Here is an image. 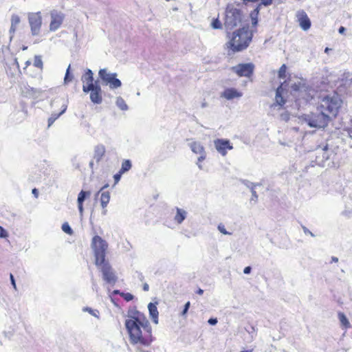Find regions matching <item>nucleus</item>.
<instances>
[{
	"label": "nucleus",
	"instance_id": "nucleus-35",
	"mask_svg": "<svg viewBox=\"0 0 352 352\" xmlns=\"http://www.w3.org/2000/svg\"><path fill=\"white\" fill-rule=\"evenodd\" d=\"M286 69L287 67L285 64L279 68L278 71V76L280 79H285L286 78Z\"/></svg>",
	"mask_w": 352,
	"mask_h": 352
},
{
	"label": "nucleus",
	"instance_id": "nucleus-43",
	"mask_svg": "<svg viewBox=\"0 0 352 352\" xmlns=\"http://www.w3.org/2000/svg\"><path fill=\"white\" fill-rule=\"evenodd\" d=\"M218 230L219 231L222 233L223 234L227 235V234H231L230 232H227L224 226L222 224H219L218 226Z\"/></svg>",
	"mask_w": 352,
	"mask_h": 352
},
{
	"label": "nucleus",
	"instance_id": "nucleus-27",
	"mask_svg": "<svg viewBox=\"0 0 352 352\" xmlns=\"http://www.w3.org/2000/svg\"><path fill=\"white\" fill-rule=\"evenodd\" d=\"M105 148L102 145H98L95 147L94 157L97 162L100 161L103 155L104 154Z\"/></svg>",
	"mask_w": 352,
	"mask_h": 352
},
{
	"label": "nucleus",
	"instance_id": "nucleus-25",
	"mask_svg": "<svg viewBox=\"0 0 352 352\" xmlns=\"http://www.w3.org/2000/svg\"><path fill=\"white\" fill-rule=\"evenodd\" d=\"M21 19L17 14H12L11 17V26L10 29V34H14L16 30L17 25L20 23Z\"/></svg>",
	"mask_w": 352,
	"mask_h": 352
},
{
	"label": "nucleus",
	"instance_id": "nucleus-48",
	"mask_svg": "<svg viewBox=\"0 0 352 352\" xmlns=\"http://www.w3.org/2000/svg\"><path fill=\"white\" fill-rule=\"evenodd\" d=\"M121 174L122 173H120L119 174H116L114 175L113 177H114V180H115V184H117L120 181V177H121Z\"/></svg>",
	"mask_w": 352,
	"mask_h": 352
},
{
	"label": "nucleus",
	"instance_id": "nucleus-39",
	"mask_svg": "<svg viewBox=\"0 0 352 352\" xmlns=\"http://www.w3.org/2000/svg\"><path fill=\"white\" fill-rule=\"evenodd\" d=\"M34 65L38 68L43 67V61L41 56H35L34 59Z\"/></svg>",
	"mask_w": 352,
	"mask_h": 352
},
{
	"label": "nucleus",
	"instance_id": "nucleus-36",
	"mask_svg": "<svg viewBox=\"0 0 352 352\" xmlns=\"http://www.w3.org/2000/svg\"><path fill=\"white\" fill-rule=\"evenodd\" d=\"M261 5L258 6L254 10L251 12L250 16L252 18V23L253 25H256L257 23L256 16L258 13V9Z\"/></svg>",
	"mask_w": 352,
	"mask_h": 352
},
{
	"label": "nucleus",
	"instance_id": "nucleus-10",
	"mask_svg": "<svg viewBox=\"0 0 352 352\" xmlns=\"http://www.w3.org/2000/svg\"><path fill=\"white\" fill-rule=\"evenodd\" d=\"M99 76L111 89H118L122 85L121 81L116 78V73H109L106 69H102L99 71Z\"/></svg>",
	"mask_w": 352,
	"mask_h": 352
},
{
	"label": "nucleus",
	"instance_id": "nucleus-20",
	"mask_svg": "<svg viewBox=\"0 0 352 352\" xmlns=\"http://www.w3.org/2000/svg\"><path fill=\"white\" fill-rule=\"evenodd\" d=\"M157 302H156V303L150 302L148 305V309L149 311V315H150L151 319L153 320V322L155 324L158 323V315H159V312H158L157 308Z\"/></svg>",
	"mask_w": 352,
	"mask_h": 352
},
{
	"label": "nucleus",
	"instance_id": "nucleus-55",
	"mask_svg": "<svg viewBox=\"0 0 352 352\" xmlns=\"http://www.w3.org/2000/svg\"><path fill=\"white\" fill-rule=\"evenodd\" d=\"M281 116H282L283 120H288V116L287 115H282Z\"/></svg>",
	"mask_w": 352,
	"mask_h": 352
},
{
	"label": "nucleus",
	"instance_id": "nucleus-11",
	"mask_svg": "<svg viewBox=\"0 0 352 352\" xmlns=\"http://www.w3.org/2000/svg\"><path fill=\"white\" fill-rule=\"evenodd\" d=\"M28 22L33 36L40 34L42 25V17L41 12H30L28 14Z\"/></svg>",
	"mask_w": 352,
	"mask_h": 352
},
{
	"label": "nucleus",
	"instance_id": "nucleus-32",
	"mask_svg": "<svg viewBox=\"0 0 352 352\" xmlns=\"http://www.w3.org/2000/svg\"><path fill=\"white\" fill-rule=\"evenodd\" d=\"M70 68H71V66L69 65L66 70L65 75L64 77V84H65V85L70 82L72 80L73 77H74L73 75L70 72Z\"/></svg>",
	"mask_w": 352,
	"mask_h": 352
},
{
	"label": "nucleus",
	"instance_id": "nucleus-49",
	"mask_svg": "<svg viewBox=\"0 0 352 352\" xmlns=\"http://www.w3.org/2000/svg\"><path fill=\"white\" fill-rule=\"evenodd\" d=\"M208 323L211 325H215L217 323V318H210L208 320Z\"/></svg>",
	"mask_w": 352,
	"mask_h": 352
},
{
	"label": "nucleus",
	"instance_id": "nucleus-5",
	"mask_svg": "<svg viewBox=\"0 0 352 352\" xmlns=\"http://www.w3.org/2000/svg\"><path fill=\"white\" fill-rule=\"evenodd\" d=\"M342 101L340 96L336 93L324 97L320 103L319 108L326 114L331 116H336L341 107Z\"/></svg>",
	"mask_w": 352,
	"mask_h": 352
},
{
	"label": "nucleus",
	"instance_id": "nucleus-42",
	"mask_svg": "<svg viewBox=\"0 0 352 352\" xmlns=\"http://www.w3.org/2000/svg\"><path fill=\"white\" fill-rule=\"evenodd\" d=\"M121 296L126 301H130L133 299V296L130 293H122Z\"/></svg>",
	"mask_w": 352,
	"mask_h": 352
},
{
	"label": "nucleus",
	"instance_id": "nucleus-57",
	"mask_svg": "<svg viewBox=\"0 0 352 352\" xmlns=\"http://www.w3.org/2000/svg\"><path fill=\"white\" fill-rule=\"evenodd\" d=\"M332 261H334V262H338V258L337 257H332Z\"/></svg>",
	"mask_w": 352,
	"mask_h": 352
},
{
	"label": "nucleus",
	"instance_id": "nucleus-19",
	"mask_svg": "<svg viewBox=\"0 0 352 352\" xmlns=\"http://www.w3.org/2000/svg\"><path fill=\"white\" fill-rule=\"evenodd\" d=\"M242 96V92L234 88L226 89L220 95L221 98H224L228 100H233L234 98H240Z\"/></svg>",
	"mask_w": 352,
	"mask_h": 352
},
{
	"label": "nucleus",
	"instance_id": "nucleus-1",
	"mask_svg": "<svg viewBox=\"0 0 352 352\" xmlns=\"http://www.w3.org/2000/svg\"><path fill=\"white\" fill-rule=\"evenodd\" d=\"M315 161L318 166L327 168L338 166V164L335 162L336 154L333 149L329 148L327 144L323 146H318L315 150Z\"/></svg>",
	"mask_w": 352,
	"mask_h": 352
},
{
	"label": "nucleus",
	"instance_id": "nucleus-52",
	"mask_svg": "<svg viewBox=\"0 0 352 352\" xmlns=\"http://www.w3.org/2000/svg\"><path fill=\"white\" fill-rule=\"evenodd\" d=\"M346 31V28L343 26H341L339 30H338V32L340 34H344V32Z\"/></svg>",
	"mask_w": 352,
	"mask_h": 352
},
{
	"label": "nucleus",
	"instance_id": "nucleus-13",
	"mask_svg": "<svg viewBox=\"0 0 352 352\" xmlns=\"http://www.w3.org/2000/svg\"><path fill=\"white\" fill-rule=\"evenodd\" d=\"M93 73L89 69V82L93 80ZM89 98L95 104H100L102 101L101 95V88L98 85H95L92 82L89 83Z\"/></svg>",
	"mask_w": 352,
	"mask_h": 352
},
{
	"label": "nucleus",
	"instance_id": "nucleus-6",
	"mask_svg": "<svg viewBox=\"0 0 352 352\" xmlns=\"http://www.w3.org/2000/svg\"><path fill=\"white\" fill-rule=\"evenodd\" d=\"M302 118L310 127L315 128H324L330 120L329 115L323 113L319 107H318L316 112L305 115Z\"/></svg>",
	"mask_w": 352,
	"mask_h": 352
},
{
	"label": "nucleus",
	"instance_id": "nucleus-3",
	"mask_svg": "<svg viewBox=\"0 0 352 352\" xmlns=\"http://www.w3.org/2000/svg\"><path fill=\"white\" fill-rule=\"evenodd\" d=\"M68 102V99L60 96L51 100L50 103V116L47 120L48 127H50L61 115L65 113L67 109Z\"/></svg>",
	"mask_w": 352,
	"mask_h": 352
},
{
	"label": "nucleus",
	"instance_id": "nucleus-50",
	"mask_svg": "<svg viewBox=\"0 0 352 352\" xmlns=\"http://www.w3.org/2000/svg\"><path fill=\"white\" fill-rule=\"evenodd\" d=\"M252 268L250 266L245 267L243 270V273L248 274L250 273Z\"/></svg>",
	"mask_w": 352,
	"mask_h": 352
},
{
	"label": "nucleus",
	"instance_id": "nucleus-24",
	"mask_svg": "<svg viewBox=\"0 0 352 352\" xmlns=\"http://www.w3.org/2000/svg\"><path fill=\"white\" fill-rule=\"evenodd\" d=\"M283 91V83L277 88L276 91V102L278 105H283L285 103V100L283 99V97L282 96V93Z\"/></svg>",
	"mask_w": 352,
	"mask_h": 352
},
{
	"label": "nucleus",
	"instance_id": "nucleus-34",
	"mask_svg": "<svg viewBox=\"0 0 352 352\" xmlns=\"http://www.w3.org/2000/svg\"><path fill=\"white\" fill-rule=\"evenodd\" d=\"M61 229L65 233L69 235H72L73 234V230L67 222L63 223Z\"/></svg>",
	"mask_w": 352,
	"mask_h": 352
},
{
	"label": "nucleus",
	"instance_id": "nucleus-59",
	"mask_svg": "<svg viewBox=\"0 0 352 352\" xmlns=\"http://www.w3.org/2000/svg\"><path fill=\"white\" fill-rule=\"evenodd\" d=\"M329 49L328 47H327V48H325L324 52H329Z\"/></svg>",
	"mask_w": 352,
	"mask_h": 352
},
{
	"label": "nucleus",
	"instance_id": "nucleus-37",
	"mask_svg": "<svg viewBox=\"0 0 352 352\" xmlns=\"http://www.w3.org/2000/svg\"><path fill=\"white\" fill-rule=\"evenodd\" d=\"M28 91H29L30 96H31L33 98H38V96L40 95V94L41 93V89L34 88V87H30L28 89Z\"/></svg>",
	"mask_w": 352,
	"mask_h": 352
},
{
	"label": "nucleus",
	"instance_id": "nucleus-31",
	"mask_svg": "<svg viewBox=\"0 0 352 352\" xmlns=\"http://www.w3.org/2000/svg\"><path fill=\"white\" fill-rule=\"evenodd\" d=\"M82 80L83 82V91L86 94H88V69L85 70V72L82 76Z\"/></svg>",
	"mask_w": 352,
	"mask_h": 352
},
{
	"label": "nucleus",
	"instance_id": "nucleus-45",
	"mask_svg": "<svg viewBox=\"0 0 352 352\" xmlns=\"http://www.w3.org/2000/svg\"><path fill=\"white\" fill-rule=\"evenodd\" d=\"M10 283H11V285H12L13 288L15 290H17L15 278H14V277L12 274H10Z\"/></svg>",
	"mask_w": 352,
	"mask_h": 352
},
{
	"label": "nucleus",
	"instance_id": "nucleus-38",
	"mask_svg": "<svg viewBox=\"0 0 352 352\" xmlns=\"http://www.w3.org/2000/svg\"><path fill=\"white\" fill-rule=\"evenodd\" d=\"M258 184H253V183H251L250 184V186H248V187L251 189V192H252V200L254 201H256L257 199H258V195L256 194V192L254 190V188L257 186Z\"/></svg>",
	"mask_w": 352,
	"mask_h": 352
},
{
	"label": "nucleus",
	"instance_id": "nucleus-4",
	"mask_svg": "<svg viewBox=\"0 0 352 352\" xmlns=\"http://www.w3.org/2000/svg\"><path fill=\"white\" fill-rule=\"evenodd\" d=\"M126 328L129 333L131 344L140 343L147 346L148 343L142 338L140 327H144V322L139 321V319L131 318L126 320Z\"/></svg>",
	"mask_w": 352,
	"mask_h": 352
},
{
	"label": "nucleus",
	"instance_id": "nucleus-40",
	"mask_svg": "<svg viewBox=\"0 0 352 352\" xmlns=\"http://www.w3.org/2000/svg\"><path fill=\"white\" fill-rule=\"evenodd\" d=\"M342 135L346 137V139H344L346 142L348 141V139L352 140V129H346L343 130Z\"/></svg>",
	"mask_w": 352,
	"mask_h": 352
},
{
	"label": "nucleus",
	"instance_id": "nucleus-30",
	"mask_svg": "<svg viewBox=\"0 0 352 352\" xmlns=\"http://www.w3.org/2000/svg\"><path fill=\"white\" fill-rule=\"evenodd\" d=\"M338 318L343 327L345 328H349L351 327L350 322L344 313H338Z\"/></svg>",
	"mask_w": 352,
	"mask_h": 352
},
{
	"label": "nucleus",
	"instance_id": "nucleus-53",
	"mask_svg": "<svg viewBox=\"0 0 352 352\" xmlns=\"http://www.w3.org/2000/svg\"><path fill=\"white\" fill-rule=\"evenodd\" d=\"M148 285L147 283H145L144 285H143V289L144 291H148Z\"/></svg>",
	"mask_w": 352,
	"mask_h": 352
},
{
	"label": "nucleus",
	"instance_id": "nucleus-54",
	"mask_svg": "<svg viewBox=\"0 0 352 352\" xmlns=\"http://www.w3.org/2000/svg\"><path fill=\"white\" fill-rule=\"evenodd\" d=\"M197 293L199 294V295H202L204 294V290L201 289H199L197 292Z\"/></svg>",
	"mask_w": 352,
	"mask_h": 352
},
{
	"label": "nucleus",
	"instance_id": "nucleus-51",
	"mask_svg": "<svg viewBox=\"0 0 352 352\" xmlns=\"http://www.w3.org/2000/svg\"><path fill=\"white\" fill-rule=\"evenodd\" d=\"M32 193L34 195V196L37 198L38 196V190L36 188H33L32 190Z\"/></svg>",
	"mask_w": 352,
	"mask_h": 352
},
{
	"label": "nucleus",
	"instance_id": "nucleus-8",
	"mask_svg": "<svg viewBox=\"0 0 352 352\" xmlns=\"http://www.w3.org/2000/svg\"><path fill=\"white\" fill-rule=\"evenodd\" d=\"M241 21V14L239 10L233 6H228L226 10L225 27L228 30H232Z\"/></svg>",
	"mask_w": 352,
	"mask_h": 352
},
{
	"label": "nucleus",
	"instance_id": "nucleus-16",
	"mask_svg": "<svg viewBox=\"0 0 352 352\" xmlns=\"http://www.w3.org/2000/svg\"><path fill=\"white\" fill-rule=\"evenodd\" d=\"M214 146L219 153L225 156L227 154V150L233 149V146L229 140L216 139L214 140Z\"/></svg>",
	"mask_w": 352,
	"mask_h": 352
},
{
	"label": "nucleus",
	"instance_id": "nucleus-44",
	"mask_svg": "<svg viewBox=\"0 0 352 352\" xmlns=\"http://www.w3.org/2000/svg\"><path fill=\"white\" fill-rule=\"evenodd\" d=\"M7 236H8V232L2 226H0V238L5 239Z\"/></svg>",
	"mask_w": 352,
	"mask_h": 352
},
{
	"label": "nucleus",
	"instance_id": "nucleus-46",
	"mask_svg": "<svg viewBox=\"0 0 352 352\" xmlns=\"http://www.w3.org/2000/svg\"><path fill=\"white\" fill-rule=\"evenodd\" d=\"M190 302H187L185 304L184 309V310L182 311V316H184L187 313V311H188V309L190 307Z\"/></svg>",
	"mask_w": 352,
	"mask_h": 352
},
{
	"label": "nucleus",
	"instance_id": "nucleus-58",
	"mask_svg": "<svg viewBox=\"0 0 352 352\" xmlns=\"http://www.w3.org/2000/svg\"><path fill=\"white\" fill-rule=\"evenodd\" d=\"M253 351V349H250V350H245V351H241L240 352H252Z\"/></svg>",
	"mask_w": 352,
	"mask_h": 352
},
{
	"label": "nucleus",
	"instance_id": "nucleus-26",
	"mask_svg": "<svg viewBox=\"0 0 352 352\" xmlns=\"http://www.w3.org/2000/svg\"><path fill=\"white\" fill-rule=\"evenodd\" d=\"M187 212L183 209L177 208V213L175 217V220L179 224L182 223V222L186 219Z\"/></svg>",
	"mask_w": 352,
	"mask_h": 352
},
{
	"label": "nucleus",
	"instance_id": "nucleus-61",
	"mask_svg": "<svg viewBox=\"0 0 352 352\" xmlns=\"http://www.w3.org/2000/svg\"><path fill=\"white\" fill-rule=\"evenodd\" d=\"M26 49H27V47H23V50H26Z\"/></svg>",
	"mask_w": 352,
	"mask_h": 352
},
{
	"label": "nucleus",
	"instance_id": "nucleus-62",
	"mask_svg": "<svg viewBox=\"0 0 352 352\" xmlns=\"http://www.w3.org/2000/svg\"><path fill=\"white\" fill-rule=\"evenodd\" d=\"M137 95H138V96H140V92H138V93H137Z\"/></svg>",
	"mask_w": 352,
	"mask_h": 352
},
{
	"label": "nucleus",
	"instance_id": "nucleus-28",
	"mask_svg": "<svg viewBox=\"0 0 352 352\" xmlns=\"http://www.w3.org/2000/svg\"><path fill=\"white\" fill-rule=\"evenodd\" d=\"M116 104L122 111H126L129 109L125 100L120 96L116 98Z\"/></svg>",
	"mask_w": 352,
	"mask_h": 352
},
{
	"label": "nucleus",
	"instance_id": "nucleus-14",
	"mask_svg": "<svg viewBox=\"0 0 352 352\" xmlns=\"http://www.w3.org/2000/svg\"><path fill=\"white\" fill-rule=\"evenodd\" d=\"M50 30L51 32H55L62 25L65 19V14L57 10H52L50 11Z\"/></svg>",
	"mask_w": 352,
	"mask_h": 352
},
{
	"label": "nucleus",
	"instance_id": "nucleus-47",
	"mask_svg": "<svg viewBox=\"0 0 352 352\" xmlns=\"http://www.w3.org/2000/svg\"><path fill=\"white\" fill-rule=\"evenodd\" d=\"M302 230L304 231V233L305 234H310L311 236H314L315 235L311 232L309 231L306 227L305 226H302Z\"/></svg>",
	"mask_w": 352,
	"mask_h": 352
},
{
	"label": "nucleus",
	"instance_id": "nucleus-29",
	"mask_svg": "<svg viewBox=\"0 0 352 352\" xmlns=\"http://www.w3.org/2000/svg\"><path fill=\"white\" fill-rule=\"evenodd\" d=\"M100 199L102 207L103 208H105L110 199L109 193L108 192H101Z\"/></svg>",
	"mask_w": 352,
	"mask_h": 352
},
{
	"label": "nucleus",
	"instance_id": "nucleus-23",
	"mask_svg": "<svg viewBox=\"0 0 352 352\" xmlns=\"http://www.w3.org/2000/svg\"><path fill=\"white\" fill-rule=\"evenodd\" d=\"M89 316L93 318L92 325L93 327L97 329L100 323V313L98 310H92L89 309Z\"/></svg>",
	"mask_w": 352,
	"mask_h": 352
},
{
	"label": "nucleus",
	"instance_id": "nucleus-22",
	"mask_svg": "<svg viewBox=\"0 0 352 352\" xmlns=\"http://www.w3.org/2000/svg\"><path fill=\"white\" fill-rule=\"evenodd\" d=\"M88 197V191L82 190L78 194L77 201H78V208L80 215H82L83 212V202Z\"/></svg>",
	"mask_w": 352,
	"mask_h": 352
},
{
	"label": "nucleus",
	"instance_id": "nucleus-7",
	"mask_svg": "<svg viewBox=\"0 0 352 352\" xmlns=\"http://www.w3.org/2000/svg\"><path fill=\"white\" fill-rule=\"evenodd\" d=\"M91 248L94 252L95 264L107 261L105 256L108 249V244L104 239L99 236H94L91 241Z\"/></svg>",
	"mask_w": 352,
	"mask_h": 352
},
{
	"label": "nucleus",
	"instance_id": "nucleus-17",
	"mask_svg": "<svg viewBox=\"0 0 352 352\" xmlns=\"http://www.w3.org/2000/svg\"><path fill=\"white\" fill-rule=\"evenodd\" d=\"M232 70L239 76H250L254 70V65L252 63L239 64L232 67Z\"/></svg>",
	"mask_w": 352,
	"mask_h": 352
},
{
	"label": "nucleus",
	"instance_id": "nucleus-60",
	"mask_svg": "<svg viewBox=\"0 0 352 352\" xmlns=\"http://www.w3.org/2000/svg\"><path fill=\"white\" fill-rule=\"evenodd\" d=\"M144 323H145V325L147 326V324H148V322L147 320H145Z\"/></svg>",
	"mask_w": 352,
	"mask_h": 352
},
{
	"label": "nucleus",
	"instance_id": "nucleus-18",
	"mask_svg": "<svg viewBox=\"0 0 352 352\" xmlns=\"http://www.w3.org/2000/svg\"><path fill=\"white\" fill-rule=\"evenodd\" d=\"M296 17L300 27L305 31L309 30L311 26V21L307 14L303 10H300L296 13Z\"/></svg>",
	"mask_w": 352,
	"mask_h": 352
},
{
	"label": "nucleus",
	"instance_id": "nucleus-12",
	"mask_svg": "<svg viewBox=\"0 0 352 352\" xmlns=\"http://www.w3.org/2000/svg\"><path fill=\"white\" fill-rule=\"evenodd\" d=\"M292 88L294 91L298 93V97L302 98L306 101L313 98L314 91L309 89L305 82L295 83L292 86Z\"/></svg>",
	"mask_w": 352,
	"mask_h": 352
},
{
	"label": "nucleus",
	"instance_id": "nucleus-2",
	"mask_svg": "<svg viewBox=\"0 0 352 352\" xmlns=\"http://www.w3.org/2000/svg\"><path fill=\"white\" fill-rule=\"evenodd\" d=\"M252 34L248 28H243L232 34V37L228 43V47L233 51H241L245 49L250 43Z\"/></svg>",
	"mask_w": 352,
	"mask_h": 352
},
{
	"label": "nucleus",
	"instance_id": "nucleus-56",
	"mask_svg": "<svg viewBox=\"0 0 352 352\" xmlns=\"http://www.w3.org/2000/svg\"><path fill=\"white\" fill-rule=\"evenodd\" d=\"M82 311H83L84 312H87V311H88V307H83V308H82Z\"/></svg>",
	"mask_w": 352,
	"mask_h": 352
},
{
	"label": "nucleus",
	"instance_id": "nucleus-41",
	"mask_svg": "<svg viewBox=\"0 0 352 352\" xmlns=\"http://www.w3.org/2000/svg\"><path fill=\"white\" fill-rule=\"evenodd\" d=\"M211 26L213 29H221L222 25L220 21L218 19H216L212 22Z\"/></svg>",
	"mask_w": 352,
	"mask_h": 352
},
{
	"label": "nucleus",
	"instance_id": "nucleus-21",
	"mask_svg": "<svg viewBox=\"0 0 352 352\" xmlns=\"http://www.w3.org/2000/svg\"><path fill=\"white\" fill-rule=\"evenodd\" d=\"M342 82V85L344 87L346 90L349 94H352V73L345 74Z\"/></svg>",
	"mask_w": 352,
	"mask_h": 352
},
{
	"label": "nucleus",
	"instance_id": "nucleus-33",
	"mask_svg": "<svg viewBox=\"0 0 352 352\" xmlns=\"http://www.w3.org/2000/svg\"><path fill=\"white\" fill-rule=\"evenodd\" d=\"M131 168V163L129 160H124L122 164V168L120 170V173L128 171Z\"/></svg>",
	"mask_w": 352,
	"mask_h": 352
},
{
	"label": "nucleus",
	"instance_id": "nucleus-9",
	"mask_svg": "<svg viewBox=\"0 0 352 352\" xmlns=\"http://www.w3.org/2000/svg\"><path fill=\"white\" fill-rule=\"evenodd\" d=\"M98 269L101 271L103 279L111 285H114L117 281V276L114 270L110 265L108 260L100 263L95 264Z\"/></svg>",
	"mask_w": 352,
	"mask_h": 352
},
{
	"label": "nucleus",
	"instance_id": "nucleus-15",
	"mask_svg": "<svg viewBox=\"0 0 352 352\" xmlns=\"http://www.w3.org/2000/svg\"><path fill=\"white\" fill-rule=\"evenodd\" d=\"M188 145L194 153L199 155L197 165L200 170L203 169L201 162L204 161L206 157V153L204 146L199 142H192Z\"/></svg>",
	"mask_w": 352,
	"mask_h": 352
}]
</instances>
